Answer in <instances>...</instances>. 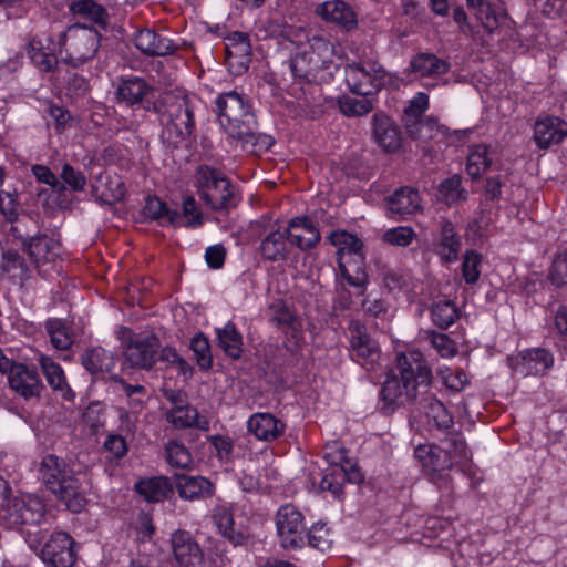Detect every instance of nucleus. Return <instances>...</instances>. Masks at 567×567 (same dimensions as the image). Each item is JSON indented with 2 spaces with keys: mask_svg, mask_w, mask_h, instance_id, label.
Here are the masks:
<instances>
[{
  "mask_svg": "<svg viewBox=\"0 0 567 567\" xmlns=\"http://www.w3.org/2000/svg\"><path fill=\"white\" fill-rule=\"evenodd\" d=\"M431 380L432 370L419 350L398 354L395 368L386 374L380 392L383 409L392 412L413 403Z\"/></svg>",
  "mask_w": 567,
  "mask_h": 567,
  "instance_id": "1",
  "label": "nucleus"
},
{
  "mask_svg": "<svg viewBox=\"0 0 567 567\" xmlns=\"http://www.w3.org/2000/svg\"><path fill=\"white\" fill-rule=\"evenodd\" d=\"M40 474L45 487L69 511L80 513L84 508L86 497L82 484L63 460L53 454L45 455Z\"/></svg>",
  "mask_w": 567,
  "mask_h": 567,
  "instance_id": "2",
  "label": "nucleus"
},
{
  "mask_svg": "<svg viewBox=\"0 0 567 567\" xmlns=\"http://www.w3.org/2000/svg\"><path fill=\"white\" fill-rule=\"evenodd\" d=\"M45 504L39 496L25 494L8 499L0 519L8 528L21 529L30 547L37 549L43 539L39 527L45 518Z\"/></svg>",
  "mask_w": 567,
  "mask_h": 567,
  "instance_id": "3",
  "label": "nucleus"
},
{
  "mask_svg": "<svg viewBox=\"0 0 567 567\" xmlns=\"http://www.w3.org/2000/svg\"><path fill=\"white\" fill-rule=\"evenodd\" d=\"M100 41L101 35L94 28L75 23L58 35L52 50L62 63L79 68L96 55Z\"/></svg>",
  "mask_w": 567,
  "mask_h": 567,
  "instance_id": "4",
  "label": "nucleus"
},
{
  "mask_svg": "<svg viewBox=\"0 0 567 567\" xmlns=\"http://www.w3.org/2000/svg\"><path fill=\"white\" fill-rule=\"evenodd\" d=\"M216 106L219 123L231 138H249L258 128L256 115L245 95L236 91L223 93L216 99Z\"/></svg>",
  "mask_w": 567,
  "mask_h": 567,
  "instance_id": "5",
  "label": "nucleus"
},
{
  "mask_svg": "<svg viewBox=\"0 0 567 567\" xmlns=\"http://www.w3.org/2000/svg\"><path fill=\"white\" fill-rule=\"evenodd\" d=\"M200 199L215 212H228L239 203V196L231 182L218 169L200 165L195 173Z\"/></svg>",
  "mask_w": 567,
  "mask_h": 567,
  "instance_id": "6",
  "label": "nucleus"
},
{
  "mask_svg": "<svg viewBox=\"0 0 567 567\" xmlns=\"http://www.w3.org/2000/svg\"><path fill=\"white\" fill-rule=\"evenodd\" d=\"M166 109L162 113V104L153 102V111L161 113V121L164 124L162 138L168 146L177 147L189 137L194 130V111L187 96L165 99Z\"/></svg>",
  "mask_w": 567,
  "mask_h": 567,
  "instance_id": "7",
  "label": "nucleus"
},
{
  "mask_svg": "<svg viewBox=\"0 0 567 567\" xmlns=\"http://www.w3.org/2000/svg\"><path fill=\"white\" fill-rule=\"evenodd\" d=\"M344 80L353 94L369 96L391 84L393 76L375 62H352L344 65Z\"/></svg>",
  "mask_w": 567,
  "mask_h": 567,
  "instance_id": "8",
  "label": "nucleus"
},
{
  "mask_svg": "<svg viewBox=\"0 0 567 567\" xmlns=\"http://www.w3.org/2000/svg\"><path fill=\"white\" fill-rule=\"evenodd\" d=\"M414 455L434 484L440 488L449 487L451 481L449 471L453 466L450 452L437 445H419Z\"/></svg>",
  "mask_w": 567,
  "mask_h": 567,
  "instance_id": "9",
  "label": "nucleus"
},
{
  "mask_svg": "<svg viewBox=\"0 0 567 567\" xmlns=\"http://www.w3.org/2000/svg\"><path fill=\"white\" fill-rule=\"evenodd\" d=\"M276 526L286 549H297L305 545L303 516L293 505L286 504L278 509Z\"/></svg>",
  "mask_w": 567,
  "mask_h": 567,
  "instance_id": "10",
  "label": "nucleus"
},
{
  "mask_svg": "<svg viewBox=\"0 0 567 567\" xmlns=\"http://www.w3.org/2000/svg\"><path fill=\"white\" fill-rule=\"evenodd\" d=\"M349 332L350 354L352 360L368 370H372L380 359L378 343L369 336L367 328L359 321L350 322Z\"/></svg>",
  "mask_w": 567,
  "mask_h": 567,
  "instance_id": "11",
  "label": "nucleus"
},
{
  "mask_svg": "<svg viewBox=\"0 0 567 567\" xmlns=\"http://www.w3.org/2000/svg\"><path fill=\"white\" fill-rule=\"evenodd\" d=\"M6 374L8 375L10 389L25 400L40 398L44 390V385L34 367L16 362Z\"/></svg>",
  "mask_w": 567,
  "mask_h": 567,
  "instance_id": "12",
  "label": "nucleus"
},
{
  "mask_svg": "<svg viewBox=\"0 0 567 567\" xmlns=\"http://www.w3.org/2000/svg\"><path fill=\"white\" fill-rule=\"evenodd\" d=\"M74 540L65 532L53 533L42 548V559L52 567H72L76 560Z\"/></svg>",
  "mask_w": 567,
  "mask_h": 567,
  "instance_id": "13",
  "label": "nucleus"
},
{
  "mask_svg": "<svg viewBox=\"0 0 567 567\" xmlns=\"http://www.w3.org/2000/svg\"><path fill=\"white\" fill-rule=\"evenodd\" d=\"M308 55L316 83L328 81L332 76L330 71L333 64V45L323 38H312L307 48H303Z\"/></svg>",
  "mask_w": 567,
  "mask_h": 567,
  "instance_id": "14",
  "label": "nucleus"
},
{
  "mask_svg": "<svg viewBox=\"0 0 567 567\" xmlns=\"http://www.w3.org/2000/svg\"><path fill=\"white\" fill-rule=\"evenodd\" d=\"M251 45L247 33L233 32L226 38V63L233 74L245 73L251 62Z\"/></svg>",
  "mask_w": 567,
  "mask_h": 567,
  "instance_id": "15",
  "label": "nucleus"
},
{
  "mask_svg": "<svg viewBox=\"0 0 567 567\" xmlns=\"http://www.w3.org/2000/svg\"><path fill=\"white\" fill-rule=\"evenodd\" d=\"M372 136L386 153H394L402 145V133L393 120L383 112L372 116Z\"/></svg>",
  "mask_w": 567,
  "mask_h": 567,
  "instance_id": "16",
  "label": "nucleus"
},
{
  "mask_svg": "<svg viewBox=\"0 0 567 567\" xmlns=\"http://www.w3.org/2000/svg\"><path fill=\"white\" fill-rule=\"evenodd\" d=\"M172 548L176 561L182 567H194L203 561V551L186 530H176L171 538Z\"/></svg>",
  "mask_w": 567,
  "mask_h": 567,
  "instance_id": "17",
  "label": "nucleus"
},
{
  "mask_svg": "<svg viewBox=\"0 0 567 567\" xmlns=\"http://www.w3.org/2000/svg\"><path fill=\"white\" fill-rule=\"evenodd\" d=\"M290 229L278 226L271 229L261 240L259 249L264 259L269 261L286 260L291 250Z\"/></svg>",
  "mask_w": 567,
  "mask_h": 567,
  "instance_id": "18",
  "label": "nucleus"
},
{
  "mask_svg": "<svg viewBox=\"0 0 567 567\" xmlns=\"http://www.w3.org/2000/svg\"><path fill=\"white\" fill-rule=\"evenodd\" d=\"M316 13L323 20L350 31L358 27L357 13L343 0H330L319 4Z\"/></svg>",
  "mask_w": 567,
  "mask_h": 567,
  "instance_id": "19",
  "label": "nucleus"
},
{
  "mask_svg": "<svg viewBox=\"0 0 567 567\" xmlns=\"http://www.w3.org/2000/svg\"><path fill=\"white\" fill-rule=\"evenodd\" d=\"M567 136V123L556 116H547L536 121L534 140L540 148H548L560 143Z\"/></svg>",
  "mask_w": 567,
  "mask_h": 567,
  "instance_id": "20",
  "label": "nucleus"
},
{
  "mask_svg": "<svg viewBox=\"0 0 567 567\" xmlns=\"http://www.w3.org/2000/svg\"><path fill=\"white\" fill-rule=\"evenodd\" d=\"M553 364V354L546 349L536 348L520 352L516 370L524 375H543Z\"/></svg>",
  "mask_w": 567,
  "mask_h": 567,
  "instance_id": "21",
  "label": "nucleus"
},
{
  "mask_svg": "<svg viewBox=\"0 0 567 567\" xmlns=\"http://www.w3.org/2000/svg\"><path fill=\"white\" fill-rule=\"evenodd\" d=\"M281 420L270 413H255L247 421L248 432L260 441H275L285 432Z\"/></svg>",
  "mask_w": 567,
  "mask_h": 567,
  "instance_id": "22",
  "label": "nucleus"
},
{
  "mask_svg": "<svg viewBox=\"0 0 567 567\" xmlns=\"http://www.w3.org/2000/svg\"><path fill=\"white\" fill-rule=\"evenodd\" d=\"M37 268L53 264L59 255V245L45 235L30 237L23 249Z\"/></svg>",
  "mask_w": 567,
  "mask_h": 567,
  "instance_id": "23",
  "label": "nucleus"
},
{
  "mask_svg": "<svg viewBox=\"0 0 567 567\" xmlns=\"http://www.w3.org/2000/svg\"><path fill=\"white\" fill-rule=\"evenodd\" d=\"M287 229H290L289 240L292 246L307 250L317 245L320 240V233L308 217H296L289 221Z\"/></svg>",
  "mask_w": 567,
  "mask_h": 567,
  "instance_id": "24",
  "label": "nucleus"
},
{
  "mask_svg": "<svg viewBox=\"0 0 567 567\" xmlns=\"http://www.w3.org/2000/svg\"><path fill=\"white\" fill-rule=\"evenodd\" d=\"M410 71L423 78H436L446 74L451 64L434 53L419 52L410 60Z\"/></svg>",
  "mask_w": 567,
  "mask_h": 567,
  "instance_id": "25",
  "label": "nucleus"
},
{
  "mask_svg": "<svg viewBox=\"0 0 567 567\" xmlns=\"http://www.w3.org/2000/svg\"><path fill=\"white\" fill-rule=\"evenodd\" d=\"M176 488L179 497L186 501L207 498L214 493L212 482L203 476L182 475L178 477Z\"/></svg>",
  "mask_w": 567,
  "mask_h": 567,
  "instance_id": "26",
  "label": "nucleus"
},
{
  "mask_svg": "<svg viewBox=\"0 0 567 567\" xmlns=\"http://www.w3.org/2000/svg\"><path fill=\"white\" fill-rule=\"evenodd\" d=\"M167 420L176 427H196L202 431L209 430V422L200 416L197 409L189 405H176L167 412Z\"/></svg>",
  "mask_w": 567,
  "mask_h": 567,
  "instance_id": "27",
  "label": "nucleus"
},
{
  "mask_svg": "<svg viewBox=\"0 0 567 567\" xmlns=\"http://www.w3.org/2000/svg\"><path fill=\"white\" fill-rule=\"evenodd\" d=\"M420 404L424 410L427 424L432 430L445 432L453 425V416L441 401L429 396L422 399Z\"/></svg>",
  "mask_w": 567,
  "mask_h": 567,
  "instance_id": "28",
  "label": "nucleus"
},
{
  "mask_svg": "<svg viewBox=\"0 0 567 567\" xmlns=\"http://www.w3.org/2000/svg\"><path fill=\"white\" fill-rule=\"evenodd\" d=\"M420 195L411 187H401L386 197L388 209L396 215H410L421 208Z\"/></svg>",
  "mask_w": 567,
  "mask_h": 567,
  "instance_id": "29",
  "label": "nucleus"
},
{
  "mask_svg": "<svg viewBox=\"0 0 567 567\" xmlns=\"http://www.w3.org/2000/svg\"><path fill=\"white\" fill-rule=\"evenodd\" d=\"M144 217L157 220L162 226H179L182 216L175 209H169L158 197H147L144 204Z\"/></svg>",
  "mask_w": 567,
  "mask_h": 567,
  "instance_id": "30",
  "label": "nucleus"
},
{
  "mask_svg": "<svg viewBox=\"0 0 567 567\" xmlns=\"http://www.w3.org/2000/svg\"><path fill=\"white\" fill-rule=\"evenodd\" d=\"M216 334L218 347L227 357L233 360H237L241 357L243 336L233 322H228L224 328H217Z\"/></svg>",
  "mask_w": 567,
  "mask_h": 567,
  "instance_id": "31",
  "label": "nucleus"
},
{
  "mask_svg": "<svg viewBox=\"0 0 567 567\" xmlns=\"http://www.w3.org/2000/svg\"><path fill=\"white\" fill-rule=\"evenodd\" d=\"M174 485L167 476H153L144 480V502L163 503L174 495Z\"/></svg>",
  "mask_w": 567,
  "mask_h": 567,
  "instance_id": "32",
  "label": "nucleus"
},
{
  "mask_svg": "<svg viewBox=\"0 0 567 567\" xmlns=\"http://www.w3.org/2000/svg\"><path fill=\"white\" fill-rule=\"evenodd\" d=\"M441 240L439 245V255L445 261H454L457 259L461 248V241L454 230L453 224L447 219H442L441 223Z\"/></svg>",
  "mask_w": 567,
  "mask_h": 567,
  "instance_id": "33",
  "label": "nucleus"
},
{
  "mask_svg": "<svg viewBox=\"0 0 567 567\" xmlns=\"http://www.w3.org/2000/svg\"><path fill=\"white\" fill-rule=\"evenodd\" d=\"M117 334L124 350L125 362L132 368L142 367V340L140 334L126 327H121Z\"/></svg>",
  "mask_w": 567,
  "mask_h": 567,
  "instance_id": "34",
  "label": "nucleus"
},
{
  "mask_svg": "<svg viewBox=\"0 0 567 567\" xmlns=\"http://www.w3.org/2000/svg\"><path fill=\"white\" fill-rule=\"evenodd\" d=\"M82 364L91 374H97L110 372L115 365V360L111 352L96 347L82 355Z\"/></svg>",
  "mask_w": 567,
  "mask_h": 567,
  "instance_id": "35",
  "label": "nucleus"
},
{
  "mask_svg": "<svg viewBox=\"0 0 567 567\" xmlns=\"http://www.w3.org/2000/svg\"><path fill=\"white\" fill-rule=\"evenodd\" d=\"M42 371L48 383L54 391H60L65 399L71 398V389L66 383V379L62 368L51 358L41 355L39 359Z\"/></svg>",
  "mask_w": 567,
  "mask_h": 567,
  "instance_id": "36",
  "label": "nucleus"
},
{
  "mask_svg": "<svg viewBox=\"0 0 567 567\" xmlns=\"http://www.w3.org/2000/svg\"><path fill=\"white\" fill-rule=\"evenodd\" d=\"M404 125L408 135L413 140L427 142L435 138L439 133L443 134L437 120L432 116L422 117L413 122H405Z\"/></svg>",
  "mask_w": 567,
  "mask_h": 567,
  "instance_id": "37",
  "label": "nucleus"
},
{
  "mask_svg": "<svg viewBox=\"0 0 567 567\" xmlns=\"http://www.w3.org/2000/svg\"><path fill=\"white\" fill-rule=\"evenodd\" d=\"M270 320L282 331L296 332L301 327L300 319L284 301H276L269 307Z\"/></svg>",
  "mask_w": 567,
  "mask_h": 567,
  "instance_id": "38",
  "label": "nucleus"
},
{
  "mask_svg": "<svg viewBox=\"0 0 567 567\" xmlns=\"http://www.w3.org/2000/svg\"><path fill=\"white\" fill-rule=\"evenodd\" d=\"M45 330L50 337L51 344L58 350H68L74 342L71 329L61 319H49L45 322Z\"/></svg>",
  "mask_w": 567,
  "mask_h": 567,
  "instance_id": "39",
  "label": "nucleus"
},
{
  "mask_svg": "<svg viewBox=\"0 0 567 567\" xmlns=\"http://www.w3.org/2000/svg\"><path fill=\"white\" fill-rule=\"evenodd\" d=\"M70 11L75 14L95 22L103 29L107 25L109 16L105 9L94 0H76L70 4Z\"/></svg>",
  "mask_w": 567,
  "mask_h": 567,
  "instance_id": "40",
  "label": "nucleus"
},
{
  "mask_svg": "<svg viewBox=\"0 0 567 567\" xmlns=\"http://www.w3.org/2000/svg\"><path fill=\"white\" fill-rule=\"evenodd\" d=\"M492 164L489 147L484 144L474 145L467 156L466 171L472 178L483 175Z\"/></svg>",
  "mask_w": 567,
  "mask_h": 567,
  "instance_id": "41",
  "label": "nucleus"
},
{
  "mask_svg": "<svg viewBox=\"0 0 567 567\" xmlns=\"http://www.w3.org/2000/svg\"><path fill=\"white\" fill-rule=\"evenodd\" d=\"M165 460L171 467L188 468L193 464V456L183 442L177 439L168 440L164 445Z\"/></svg>",
  "mask_w": 567,
  "mask_h": 567,
  "instance_id": "42",
  "label": "nucleus"
},
{
  "mask_svg": "<svg viewBox=\"0 0 567 567\" xmlns=\"http://www.w3.org/2000/svg\"><path fill=\"white\" fill-rule=\"evenodd\" d=\"M329 239L333 246L338 247L339 261H343L346 256H358L363 246L355 235L344 230L332 231Z\"/></svg>",
  "mask_w": 567,
  "mask_h": 567,
  "instance_id": "43",
  "label": "nucleus"
},
{
  "mask_svg": "<svg viewBox=\"0 0 567 567\" xmlns=\"http://www.w3.org/2000/svg\"><path fill=\"white\" fill-rule=\"evenodd\" d=\"M144 54L147 55L164 56L172 54L176 49L172 40L147 28H144Z\"/></svg>",
  "mask_w": 567,
  "mask_h": 567,
  "instance_id": "44",
  "label": "nucleus"
},
{
  "mask_svg": "<svg viewBox=\"0 0 567 567\" xmlns=\"http://www.w3.org/2000/svg\"><path fill=\"white\" fill-rule=\"evenodd\" d=\"M214 519L219 532L235 546L241 545L245 540L244 534L234 529L233 513L227 507H218L215 511Z\"/></svg>",
  "mask_w": 567,
  "mask_h": 567,
  "instance_id": "45",
  "label": "nucleus"
},
{
  "mask_svg": "<svg viewBox=\"0 0 567 567\" xmlns=\"http://www.w3.org/2000/svg\"><path fill=\"white\" fill-rule=\"evenodd\" d=\"M431 315L433 323L441 329H447L460 317L455 303L447 299H441L434 302Z\"/></svg>",
  "mask_w": 567,
  "mask_h": 567,
  "instance_id": "46",
  "label": "nucleus"
},
{
  "mask_svg": "<svg viewBox=\"0 0 567 567\" xmlns=\"http://www.w3.org/2000/svg\"><path fill=\"white\" fill-rule=\"evenodd\" d=\"M338 106L340 112L347 117L364 116L374 109L373 100L368 97L357 99L348 95L338 99Z\"/></svg>",
  "mask_w": 567,
  "mask_h": 567,
  "instance_id": "47",
  "label": "nucleus"
},
{
  "mask_svg": "<svg viewBox=\"0 0 567 567\" xmlns=\"http://www.w3.org/2000/svg\"><path fill=\"white\" fill-rule=\"evenodd\" d=\"M97 199L106 205L120 202L125 194L124 184L118 177H107L104 183L94 186Z\"/></svg>",
  "mask_w": 567,
  "mask_h": 567,
  "instance_id": "48",
  "label": "nucleus"
},
{
  "mask_svg": "<svg viewBox=\"0 0 567 567\" xmlns=\"http://www.w3.org/2000/svg\"><path fill=\"white\" fill-rule=\"evenodd\" d=\"M1 269L8 272L12 278H18L21 281L30 277V270L23 258L13 250H8L2 254Z\"/></svg>",
  "mask_w": 567,
  "mask_h": 567,
  "instance_id": "49",
  "label": "nucleus"
},
{
  "mask_svg": "<svg viewBox=\"0 0 567 567\" xmlns=\"http://www.w3.org/2000/svg\"><path fill=\"white\" fill-rule=\"evenodd\" d=\"M461 184V177L457 175L443 181L439 186L440 199L446 205H452L458 200L466 199L467 193L462 188Z\"/></svg>",
  "mask_w": 567,
  "mask_h": 567,
  "instance_id": "50",
  "label": "nucleus"
},
{
  "mask_svg": "<svg viewBox=\"0 0 567 567\" xmlns=\"http://www.w3.org/2000/svg\"><path fill=\"white\" fill-rule=\"evenodd\" d=\"M118 101L134 105L142 101V80L140 78L122 79L116 90Z\"/></svg>",
  "mask_w": 567,
  "mask_h": 567,
  "instance_id": "51",
  "label": "nucleus"
},
{
  "mask_svg": "<svg viewBox=\"0 0 567 567\" xmlns=\"http://www.w3.org/2000/svg\"><path fill=\"white\" fill-rule=\"evenodd\" d=\"M196 363L202 370H209L213 364V355L208 339L202 333H197L190 342Z\"/></svg>",
  "mask_w": 567,
  "mask_h": 567,
  "instance_id": "52",
  "label": "nucleus"
},
{
  "mask_svg": "<svg viewBox=\"0 0 567 567\" xmlns=\"http://www.w3.org/2000/svg\"><path fill=\"white\" fill-rule=\"evenodd\" d=\"M548 280L556 288L567 287V249L555 255L548 271Z\"/></svg>",
  "mask_w": 567,
  "mask_h": 567,
  "instance_id": "53",
  "label": "nucleus"
},
{
  "mask_svg": "<svg viewBox=\"0 0 567 567\" xmlns=\"http://www.w3.org/2000/svg\"><path fill=\"white\" fill-rule=\"evenodd\" d=\"M290 70L293 78L300 82L316 83L311 65L308 62V55L303 49L290 60Z\"/></svg>",
  "mask_w": 567,
  "mask_h": 567,
  "instance_id": "54",
  "label": "nucleus"
},
{
  "mask_svg": "<svg viewBox=\"0 0 567 567\" xmlns=\"http://www.w3.org/2000/svg\"><path fill=\"white\" fill-rule=\"evenodd\" d=\"M346 474L342 472L341 466L332 467L327 470L322 476L319 487L321 491H329L334 497L341 498L343 495L342 477Z\"/></svg>",
  "mask_w": 567,
  "mask_h": 567,
  "instance_id": "55",
  "label": "nucleus"
},
{
  "mask_svg": "<svg viewBox=\"0 0 567 567\" xmlns=\"http://www.w3.org/2000/svg\"><path fill=\"white\" fill-rule=\"evenodd\" d=\"M308 543L311 547L324 551L331 547L332 539L329 529L324 524H315L307 533Z\"/></svg>",
  "mask_w": 567,
  "mask_h": 567,
  "instance_id": "56",
  "label": "nucleus"
},
{
  "mask_svg": "<svg viewBox=\"0 0 567 567\" xmlns=\"http://www.w3.org/2000/svg\"><path fill=\"white\" fill-rule=\"evenodd\" d=\"M427 338L432 347L443 358H452L456 354L457 348L455 342L445 333L429 331Z\"/></svg>",
  "mask_w": 567,
  "mask_h": 567,
  "instance_id": "57",
  "label": "nucleus"
},
{
  "mask_svg": "<svg viewBox=\"0 0 567 567\" xmlns=\"http://www.w3.org/2000/svg\"><path fill=\"white\" fill-rule=\"evenodd\" d=\"M415 237V231L408 226H399L388 229L383 234V240L399 247L409 246Z\"/></svg>",
  "mask_w": 567,
  "mask_h": 567,
  "instance_id": "58",
  "label": "nucleus"
},
{
  "mask_svg": "<svg viewBox=\"0 0 567 567\" xmlns=\"http://www.w3.org/2000/svg\"><path fill=\"white\" fill-rule=\"evenodd\" d=\"M481 262L482 257L480 254L470 251L465 255L462 262V275L467 284L473 285L478 280Z\"/></svg>",
  "mask_w": 567,
  "mask_h": 567,
  "instance_id": "59",
  "label": "nucleus"
},
{
  "mask_svg": "<svg viewBox=\"0 0 567 567\" xmlns=\"http://www.w3.org/2000/svg\"><path fill=\"white\" fill-rule=\"evenodd\" d=\"M179 215L182 216L179 226L194 228L203 225V215L198 210L195 199L190 196L183 200V213H179Z\"/></svg>",
  "mask_w": 567,
  "mask_h": 567,
  "instance_id": "60",
  "label": "nucleus"
},
{
  "mask_svg": "<svg viewBox=\"0 0 567 567\" xmlns=\"http://www.w3.org/2000/svg\"><path fill=\"white\" fill-rule=\"evenodd\" d=\"M339 270L341 276L347 280V282L355 288H359V295H363L365 291L367 284L369 281L367 272L357 267L353 274L350 272L349 268L346 266L344 261H339Z\"/></svg>",
  "mask_w": 567,
  "mask_h": 567,
  "instance_id": "61",
  "label": "nucleus"
},
{
  "mask_svg": "<svg viewBox=\"0 0 567 567\" xmlns=\"http://www.w3.org/2000/svg\"><path fill=\"white\" fill-rule=\"evenodd\" d=\"M429 107V96L427 94L420 92L414 96L409 106L405 107V122H413L422 118L423 113Z\"/></svg>",
  "mask_w": 567,
  "mask_h": 567,
  "instance_id": "62",
  "label": "nucleus"
},
{
  "mask_svg": "<svg viewBox=\"0 0 567 567\" xmlns=\"http://www.w3.org/2000/svg\"><path fill=\"white\" fill-rule=\"evenodd\" d=\"M473 8L476 9V18L488 33H493L498 29L497 16L486 0L483 1L482 6H475Z\"/></svg>",
  "mask_w": 567,
  "mask_h": 567,
  "instance_id": "63",
  "label": "nucleus"
},
{
  "mask_svg": "<svg viewBox=\"0 0 567 567\" xmlns=\"http://www.w3.org/2000/svg\"><path fill=\"white\" fill-rule=\"evenodd\" d=\"M18 208L19 203L16 193L0 192V213L8 221H17Z\"/></svg>",
  "mask_w": 567,
  "mask_h": 567,
  "instance_id": "64",
  "label": "nucleus"
}]
</instances>
